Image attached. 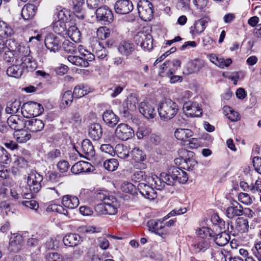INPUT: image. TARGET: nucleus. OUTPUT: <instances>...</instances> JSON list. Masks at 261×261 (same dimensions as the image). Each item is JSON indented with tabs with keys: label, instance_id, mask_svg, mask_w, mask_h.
<instances>
[{
	"label": "nucleus",
	"instance_id": "obj_28",
	"mask_svg": "<svg viewBox=\"0 0 261 261\" xmlns=\"http://www.w3.org/2000/svg\"><path fill=\"white\" fill-rule=\"evenodd\" d=\"M62 204L66 207L73 209L79 205V200L78 198L75 196L66 195L63 197Z\"/></svg>",
	"mask_w": 261,
	"mask_h": 261
},
{
	"label": "nucleus",
	"instance_id": "obj_32",
	"mask_svg": "<svg viewBox=\"0 0 261 261\" xmlns=\"http://www.w3.org/2000/svg\"><path fill=\"white\" fill-rule=\"evenodd\" d=\"M14 136L16 141L19 143H24L31 138V134L23 128L15 131Z\"/></svg>",
	"mask_w": 261,
	"mask_h": 261
},
{
	"label": "nucleus",
	"instance_id": "obj_62",
	"mask_svg": "<svg viewBox=\"0 0 261 261\" xmlns=\"http://www.w3.org/2000/svg\"><path fill=\"white\" fill-rule=\"evenodd\" d=\"M239 201L246 205L250 204L252 203L251 197L246 193H240L238 196Z\"/></svg>",
	"mask_w": 261,
	"mask_h": 261
},
{
	"label": "nucleus",
	"instance_id": "obj_11",
	"mask_svg": "<svg viewBox=\"0 0 261 261\" xmlns=\"http://www.w3.org/2000/svg\"><path fill=\"white\" fill-rule=\"evenodd\" d=\"M7 123L10 128L16 131L27 127V120L23 115H12L8 118Z\"/></svg>",
	"mask_w": 261,
	"mask_h": 261
},
{
	"label": "nucleus",
	"instance_id": "obj_19",
	"mask_svg": "<svg viewBox=\"0 0 261 261\" xmlns=\"http://www.w3.org/2000/svg\"><path fill=\"white\" fill-rule=\"evenodd\" d=\"M39 3L36 2L35 4H27L22 9L21 15L24 20L32 19L35 15L37 10Z\"/></svg>",
	"mask_w": 261,
	"mask_h": 261
},
{
	"label": "nucleus",
	"instance_id": "obj_47",
	"mask_svg": "<svg viewBox=\"0 0 261 261\" xmlns=\"http://www.w3.org/2000/svg\"><path fill=\"white\" fill-rule=\"evenodd\" d=\"M130 178L134 182H140L146 180L147 175L144 171L135 170L131 175Z\"/></svg>",
	"mask_w": 261,
	"mask_h": 261
},
{
	"label": "nucleus",
	"instance_id": "obj_40",
	"mask_svg": "<svg viewBox=\"0 0 261 261\" xmlns=\"http://www.w3.org/2000/svg\"><path fill=\"white\" fill-rule=\"evenodd\" d=\"M21 106V101L19 100H14L9 102L5 109L6 113L9 114L16 113Z\"/></svg>",
	"mask_w": 261,
	"mask_h": 261
},
{
	"label": "nucleus",
	"instance_id": "obj_27",
	"mask_svg": "<svg viewBox=\"0 0 261 261\" xmlns=\"http://www.w3.org/2000/svg\"><path fill=\"white\" fill-rule=\"evenodd\" d=\"M214 236L212 240L219 246H224L227 244L230 239L229 234L226 233V230H224L218 234L215 232Z\"/></svg>",
	"mask_w": 261,
	"mask_h": 261
},
{
	"label": "nucleus",
	"instance_id": "obj_6",
	"mask_svg": "<svg viewBox=\"0 0 261 261\" xmlns=\"http://www.w3.org/2000/svg\"><path fill=\"white\" fill-rule=\"evenodd\" d=\"M95 14L97 21L104 24H110L114 19L113 12L107 6L98 8Z\"/></svg>",
	"mask_w": 261,
	"mask_h": 261
},
{
	"label": "nucleus",
	"instance_id": "obj_46",
	"mask_svg": "<svg viewBox=\"0 0 261 261\" xmlns=\"http://www.w3.org/2000/svg\"><path fill=\"white\" fill-rule=\"evenodd\" d=\"M11 155L3 147L0 146V162L8 164L11 162Z\"/></svg>",
	"mask_w": 261,
	"mask_h": 261
},
{
	"label": "nucleus",
	"instance_id": "obj_44",
	"mask_svg": "<svg viewBox=\"0 0 261 261\" xmlns=\"http://www.w3.org/2000/svg\"><path fill=\"white\" fill-rule=\"evenodd\" d=\"M103 165L104 168L107 170L114 171L117 169L119 163L117 159L113 158L106 160Z\"/></svg>",
	"mask_w": 261,
	"mask_h": 261
},
{
	"label": "nucleus",
	"instance_id": "obj_29",
	"mask_svg": "<svg viewBox=\"0 0 261 261\" xmlns=\"http://www.w3.org/2000/svg\"><path fill=\"white\" fill-rule=\"evenodd\" d=\"M193 135V132L188 128H177L174 132L175 138L181 141L187 142Z\"/></svg>",
	"mask_w": 261,
	"mask_h": 261
},
{
	"label": "nucleus",
	"instance_id": "obj_59",
	"mask_svg": "<svg viewBox=\"0 0 261 261\" xmlns=\"http://www.w3.org/2000/svg\"><path fill=\"white\" fill-rule=\"evenodd\" d=\"M46 261H65L64 256L57 252L48 253L46 255Z\"/></svg>",
	"mask_w": 261,
	"mask_h": 261
},
{
	"label": "nucleus",
	"instance_id": "obj_20",
	"mask_svg": "<svg viewBox=\"0 0 261 261\" xmlns=\"http://www.w3.org/2000/svg\"><path fill=\"white\" fill-rule=\"evenodd\" d=\"M64 245L68 247H75L83 242V238L77 233L66 234L63 239Z\"/></svg>",
	"mask_w": 261,
	"mask_h": 261
},
{
	"label": "nucleus",
	"instance_id": "obj_33",
	"mask_svg": "<svg viewBox=\"0 0 261 261\" xmlns=\"http://www.w3.org/2000/svg\"><path fill=\"white\" fill-rule=\"evenodd\" d=\"M236 206H231L227 207L226 214L228 218L232 219L236 216H240L243 215V210L241 205L239 204Z\"/></svg>",
	"mask_w": 261,
	"mask_h": 261
},
{
	"label": "nucleus",
	"instance_id": "obj_17",
	"mask_svg": "<svg viewBox=\"0 0 261 261\" xmlns=\"http://www.w3.org/2000/svg\"><path fill=\"white\" fill-rule=\"evenodd\" d=\"M139 109L140 113L147 119H152L156 115V111L154 106L145 101L140 102Z\"/></svg>",
	"mask_w": 261,
	"mask_h": 261
},
{
	"label": "nucleus",
	"instance_id": "obj_1",
	"mask_svg": "<svg viewBox=\"0 0 261 261\" xmlns=\"http://www.w3.org/2000/svg\"><path fill=\"white\" fill-rule=\"evenodd\" d=\"M158 110L160 118L162 120L168 121L177 114L179 107L171 99H165L160 103Z\"/></svg>",
	"mask_w": 261,
	"mask_h": 261
},
{
	"label": "nucleus",
	"instance_id": "obj_13",
	"mask_svg": "<svg viewBox=\"0 0 261 261\" xmlns=\"http://www.w3.org/2000/svg\"><path fill=\"white\" fill-rule=\"evenodd\" d=\"M115 12L119 14H126L134 9L132 2L130 0H118L114 5Z\"/></svg>",
	"mask_w": 261,
	"mask_h": 261
},
{
	"label": "nucleus",
	"instance_id": "obj_16",
	"mask_svg": "<svg viewBox=\"0 0 261 261\" xmlns=\"http://www.w3.org/2000/svg\"><path fill=\"white\" fill-rule=\"evenodd\" d=\"M180 173H184L182 169L178 167H173L168 171V173H162L161 176L165 178L166 181L168 182V186H173Z\"/></svg>",
	"mask_w": 261,
	"mask_h": 261
},
{
	"label": "nucleus",
	"instance_id": "obj_53",
	"mask_svg": "<svg viewBox=\"0 0 261 261\" xmlns=\"http://www.w3.org/2000/svg\"><path fill=\"white\" fill-rule=\"evenodd\" d=\"M28 248L30 252L34 250L39 251L40 249L41 245L39 244V240L36 238H29L27 241Z\"/></svg>",
	"mask_w": 261,
	"mask_h": 261
},
{
	"label": "nucleus",
	"instance_id": "obj_25",
	"mask_svg": "<svg viewBox=\"0 0 261 261\" xmlns=\"http://www.w3.org/2000/svg\"><path fill=\"white\" fill-rule=\"evenodd\" d=\"M21 62L20 65L23 69L24 72H33L37 68V64L32 56L25 57L24 59L20 60Z\"/></svg>",
	"mask_w": 261,
	"mask_h": 261
},
{
	"label": "nucleus",
	"instance_id": "obj_35",
	"mask_svg": "<svg viewBox=\"0 0 261 261\" xmlns=\"http://www.w3.org/2000/svg\"><path fill=\"white\" fill-rule=\"evenodd\" d=\"M53 30L57 34L64 36L67 33V27L65 21L58 20L53 24Z\"/></svg>",
	"mask_w": 261,
	"mask_h": 261
},
{
	"label": "nucleus",
	"instance_id": "obj_41",
	"mask_svg": "<svg viewBox=\"0 0 261 261\" xmlns=\"http://www.w3.org/2000/svg\"><path fill=\"white\" fill-rule=\"evenodd\" d=\"M74 95L71 90L65 91L62 97L61 105L64 106V108L69 106L73 101ZM61 107H62L61 105Z\"/></svg>",
	"mask_w": 261,
	"mask_h": 261
},
{
	"label": "nucleus",
	"instance_id": "obj_21",
	"mask_svg": "<svg viewBox=\"0 0 261 261\" xmlns=\"http://www.w3.org/2000/svg\"><path fill=\"white\" fill-rule=\"evenodd\" d=\"M88 135L94 141L99 140L102 136L103 130L100 124L94 123L88 127Z\"/></svg>",
	"mask_w": 261,
	"mask_h": 261
},
{
	"label": "nucleus",
	"instance_id": "obj_26",
	"mask_svg": "<svg viewBox=\"0 0 261 261\" xmlns=\"http://www.w3.org/2000/svg\"><path fill=\"white\" fill-rule=\"evenodd\" d=\"M118 203L112 202L110 205L97 204L96 208L102 214L115 215L117 213Z\"/></svg>",
	"mask_w": 261,
	"mask_h": 261
},
{
	"label": "nucleus",
	"instance_id": "obj_63",
	"mask_svg": "<svg viewBox=\"0 0 261 261\" xmlns=\"http://www.w3.org/2000/svg\"><path fill=\"white\" fill-rule=\"evenodd\" d=\"M62 177L61 174L56 171H50L47 173L48 180L52 182L56 183L60 181Z\"/></svg>",
	"mask_w": 261,
	"mask_h": 261
},
{
	"label": "nucleus",
	"instance_id": "obj_58",
	"mask_svg": "<svg viewBox=\"0 0 261 261\" xmlns=\"http://www.w3.org/2000/svg\"><path fill=\"white\" fill-rule=\"evenodd\" d=\"M4 51V59L6 62L13 63L14 60H15V62L18 61L16 57V51L6 49Z\"/></svg>",
	"mask_w": 261,
	"mask_h": 261
},
{
	"label": "nucleus",
	"instance_id": "obj_57",
	"mask_svg": "<svg viewBox=\"0 0 261 261\" xmlns=\"http://www.w3.org/2000/svg\"><path fill=\"white\" fill-rule=\"evenodd\" d=\"M214 233L215 232L208 227H203L199 230V234L202 239L204 238H206L207 237H210V239H213Z\"/></svg>",
	"mask_w": 261,
	"mask_h": 261
},
{
	"label": "nucleus",
	"instance_id": "obj_43",
	"mask_svg": "<svg viewBox=\"0 0 261 261\" xmlns=\"http://www.w3.org/2000/svg\"><path fill=\"white\" fill-rule=\"evenodd\" d=\"M61 156V151L60 149L54 148L46 154H45L44 158L46 162L52 163L56 159L59 158Z\"/></svg>",
	"mask_w": 261,
	"mask_h": 261
},
{
	"label": "nucleus",
	"instance_id": "obj_39",
	"mask_svg": "<svg viewBox=\"0 0 261 261\" xmlns=\"http://www.w3.org/2000/svg\"><path fill=\"white\" fill-rule=\"evenodd\" d=\"M132 159L136 162H142L146 159V155L145 152L138 147H135L130 152Z\"/></svg>",
	"mask_w": 261,
	"mask_h": 261
},
{
	"label": "nucleus",
	"instance_id": "obj_15",
	"mask_svg": "<svg viewBox=\"0 0 261 261\" xmlns=\"http://www.w3.org/2000/svg\"><path fill=\"white\" fill-rule=\"evenodd\" d=\"M81 156L86 158H92L95 155V150L93 145L88 139L83 141L80 151L77 150Z\"/></svg>",
	"mask_w": 261,
	"mask_h": 261
},
{
	"label": "nucleus",
	"instance_id": "obj_24",
	"mask_svg": "<svg viewBox=\"0 0 261 261\" xmlns=\"http://www.w3.org/2000/svg\"><path fill=\"white\" fill-rule=\"evenodd\" d=\"M102 119L105 123L110 127H114L119 121V117L112 110H107L102 115Z\"/></svg>",
	"mask_w": 261,
	"mask_h": 261
},
{
	"label": "nucleus",
	"instance_id": "obj_42",
	"mask_svg": "<svg viewBox=\"0 0 261 261\" xmlns=\"http://www.w3.org/2000/svg\"><path fill=\"white\" fill-rule=\"evenodd\" d=\"M113 32L107 27H100L97 31V36L101 40H105L113 35Z\"/></svg>",
	"mask_w": 261,
	"mask_h": 261
},
{
	"label": "nucleus",
	"instance_id": "obj_38",
	"mask_svg": "<svg viewBox=\"0 0 261 261\" xmlns=\"http://www.w3.org/2000/svg\"><path fill=\"white\" fill-rule=\"evenodd\" d=\"M67 35L69 38L74 42L81 41V34L75 25H72L67 30Z\"/></svg>",
	"mask_w": 261,
	"mask_h": 261
},
{
	"label": "nucleus",
	"instance_id": "obj_61",
	"mask_svg": "<svg viewBox=\"0 0 261 261\" xmlns=\"http://www.w3.org/2000/svg\"><path fill=\"white\" fill-rule=\"evenodd\" d=\"M47 210H50L53 212H56L66 216L68 215L67 210L64 208L62 205L59 204H51L48 206Z\"/></svg>",
	"mask_w": 261,
	"mask_h": 261
},
{
	"label": "nucleus",
	"instance_id": "obj_10",
	"mask_svg": "<svg viewBox=\"0 0 261 261\" xmlns=\"http://www.w3.org/2000/svg\"><path fill=\"white\" fill-rule=\"evenodd\" d=\"M211 19L208 17H204L194 22L193 25L190 28V33L192 36H196L202 33L207 27Z\"/></svg>",
	"mask_w": 261,
	"mask_h": 261
},
{
	"label": "nucleus",
	"instance_id": "obj_4",
	"mask_svg": "<svg viewBox=\"0 0 261 261\" xmlns=\"http://www.w3.org/2000/svg\"><path fill=\"white\" fill-rule=\"evenodd\" d=\"M178 153L181 157L180 168L188 171L193 170L197 165V162L193 158L194 152L181 149L179 150Z\"/></svg>",
	"mask_w": 261,
	"mask_h": 261
},
{
	"label": "nucleus",
	"instance_id": "obj_14",
	"mask_svg": "<svg viewBox=\"0 0 261 261\" xmlns=\"http://www.w3.org/2000/svg\"><path fill=\"white\" fill-rule=\"evenodd\" d=\"M138 192L143 197L148 199L153 200L156 197V193L153 188L145 183L138 184L137 193Z\"/></svg>",
	"mask_w": 261,
	"mask_h": 261
},
{
	"label": "nucleus",
	"instance_id": "obj_31",
	"mask_svg": "<svg viewBox=\"0 0 261 261\" xmlns=\"http://www.w3.org/2000/svg\"><path fill=\"white\" fill-rule=\"evenodd\" d=\"M192 247L193 251L197 253L200 252H204L210 248V245L207 240L200 239L198 241L194 242L192 245Z\"/></svg>",
	"mask_w": 261,
	"mask_h": 261
},
{
	"label": "nucleus",
	"instance_id": "obj_37",
	"mask_svg": "<svg viewBox=\"0 0 261 261\" xmlns=\"http://www.w3.org/2000/svg\"><path fill=\"white\" fill-rule=\"evenodd\" d=\"M14 34L12 27L3 21H0V37L7 38Z\"/></svg>",
	"mask_w": 261,
	"mask_h": 261
},
{
	"label": "nucleus",
	"instance_id": "obj_60",
	"mask_svg": "<svg viewBox=\"0 0 261 261\" xmlns=\"http://www.w3.org/2000/svg\"><path fill=\"white\" fill-rule=\"evenodd\" d=\"M153 181L154 182L156 188L158 190H162L165 186V185H168V182L166 181L165 177H163L161 176V177L155 176L152 178Z\"/></svg>",
	"mask_w": 261,
	"mask_h": 261
},
{
	"label": "nucleus",
	"instance_id": "obj_56",
	"mask_svg": "<svg viewBox=\"0 0 261 261\" xmlns=\"http://www.w3.org/2000/svg\"><path fill=\"white\" fill-rule=\"evenodd\" d=\"M15 156L16 158L15 161H14V163L15 165H16L19 168H25L28 167V159H25L24 157L22 156H21L18 153H17V155H15Z\"/></svg>",
	"mask_w": 261,
	"mask_h": 261
},
{
	"label": "nucleus",
	"instance_id": "obj_48",
	"mask_svg": "<svg viewBox=\"0 0 261 261\" xmlns=\"http://www.w3.org/2000/svg\"><path fill=\"white\" fill-rule=\"evenodd\" d=\"M168 63L169 68L168 70V72H166V74L169 76L174 73L177 69L180 66L181 62L178 59H174L171 61H168Z\"/></svg>",
	"mask_w": 261,
	"mask_h": 261
},
{
	"label": "nucleus",
	"instance_id": "obj_52",
	"mask_svg": "<svg viewBox=\"0 0 261 261\" xmlns=\"http://www.w3.org/2000/svg\"><path fill=\"white\" fill-rule=\"evenodd\" d=\"M121 190L123 192L129 193L133 195H137V188L132 183H124L121 186Z\"/></svg>",
	"mask_w": 261,
	"mask_h": 261
},
{
	"label": "nucleus",
	"instance_id": "obj_7",
	"mask_svg": "<svg viewBox=\"0 0 261 261\" xmlns=\"http://www.w3.org/2000/svg\"><path fill=\"white\" fill-rule=\"evenodd\" d=\"M115 134L117 138L122 141H126L134 136V131L132 127L123 123L117 126Z\"/></svg>",
	"mask_w": 261,
	"mask_h": 261
},
{
	"label": "nucleus",
	"instance_id": "obj_50",
	"mask_svg": "<svg viewBox=\"0 0 261 261\" xmlns=\"http://www.w3.org/2000/svg\"><path fill=\"white\" fill-rule=\"evenodd\" d=\"M68 61L72 64L75 66L86 67V63L83 62V58L80 56H68L67 57Z\"/></svg>",
	"mask_w": 261,
	"mask_h": 261
},
{
	"label": "nucleus",
	"instance_id": "obj_49",
	"mask_svg": "<svg viewBox=\"0 0 261 261\" xmlns=\"http://www.w3.org/2000/svg\"><path fill=\"white\" fill-rule=\"evenodd\" d=\"M137 103V100L136 97L130 95L126 98L122 103L126 107V108L133 111L136 109Z\"/></svg>",
	"mask_w": 261,
	"mask_h": 261
},
{
	"label": "nucleus",
	"instance_id": "obj_22",
	"mask_svg": "<svg viewBox=\"0 0 261 261\" xmlns=\"http://www.w3.org/2000/svg\"><path fill=\"white\" fill-rule=\"evenodd\" d=\"M204 66V62L199 59H195L189 62L185 67V72L187 74H192L198 72Z\"/></svg>",
	"mask_w": 261,
	"mask_h": 261
},
{
	"label": "nucleus",
	"instance_id": "obj_55",
	"mask_svg": "<svg viewBox=\"0 0 261 261\" xmlns=\"http://www.w3.org/2000/svg\"><path fill=\"white\" fill-rule=\"evenodd\" d=\"M62 47L67 53L73 54L76 51L75 43L70 42L68 40H64L62 43Z\"/></svg>",
	"mask_w": 261,
	"mask_h": 261
},
{
	"label": "nucleus",
	"instance_id": "obj_36",
	"mask_svg": "<svg viewBox=\"0 0 261 261\" xmlns=\"http://www.w3.org/2000/svg\"><path fill=\"white\" fill-rule=\"evenodd\" d=\"M249 228L247 219L238 218L236 221V230L238 232L244 233L248 231Z\"/></svg>",
	"mask_w": 261,
	"mask_h": 261
},
{
	"label": "nucleus",
	"instance_id": "obj_45",
	"mask_svg": "<svg viewBox=\"0 0 261 261\" xmlns=\"http://www.w3.org/2000/svg\"><path fill=\"white\" fill-rule=\"evenodd\" d=\"M30 49L28 47L18 45V48L16 51V57L18 60L19 59L21 60V59H24L25 57L31 56L30 55Z\"/></svg>",
	"mask_w": 261,
	"mask_h": 261
},
{
	"label": "nucleus",
	"instance_id": "obj_30",
	"mask_svg": "<svg viewBox=\"0 0 261 261\" xmlns=\"http://www.w3.org/2000/svg\"><path fill=\"white\" fill-rule=\"evenodd\" d=\"M90 164L87 162L80 161L72 166L71 171L74 174L89 171Z\"/></svg>",
	"mask_w": 261,
	"mask_h": 261
},
{
	"label": "nucleus",
	"instance_id": "obj_51",
	"mask_svg": "<svg viewBox=\"0 0 261 261\" xmlns=\"http://www.w3.org/2000/svg\"><path fill=\"white\" fill-rule=\"evenodd\" d=\"M88 93L87 89L82 85H77L72 92L74 98H79L86 95Z\"/></svg>",
	"mask_w": 261,
	"mask_h": 261
},
{
	"label": "nucleus",
	"instance_id": "obj_2",
	"mask_svg": "<svg viewBox=\"0 0 261 261\" xmlns=\"http://www.w3.org/2000/svg\"><path fill=\"white\" fill-rule=\"evenodd\" d=\"M186 208L179 209L178 210H174L165 217H164V220L162 221L160 220H158L156 221L154 220L149 221L148 222V226L150 229H152V231L163 237V235L165 234L163 230V229L165 227V222L164 221L172 216H175L176 215L184 214L186 212Z\"/></svg>",
	"mask_w": 261,
	"mask_h": 261
},
{
	"label": "nucleus",
	"instance_id": "obj_34",
	"mask_svg": "<svg viewBox=\"0 0 261 261\" xmlns=\"http://www.w3.org/2000/svg\"><path fill=\"white\" fill-rule=\"evenodd\" d=\"M25 72L20 65L11 66L7 70L8 75L15 78L20 77Z\"/></svg>",
	"mask_w": 261,
	"mask_h": 261
},
{
	"label": "nucleus",
	"instance_id": "obj_23",
	"mask_svg": "<svg viewBox=\"0 0 261 261\" xmlns=\"http://www.w3.org/2000/svg\"><path fill=\"white\" fill-rule=\"evenodd\" d=\"M44 127V123L41 119L33 117L31 119L27 120V128L32 132H40Z\"/></svg>",
	"mask_w": 261,
	"mask_h": 261
},
{
	"label": "nucleus",
	"instance_id": "obj_3",
	"mask_svg": "<svg viewBox=\"0 0 261 261\" xmlns=\"http://www.w3.org/2000/svg\"><path fill=\"white\" fill-rule=\"evenodd\" d=\"M21 111L25 118H29L40 115L44 111V109L40 103L30 101L23 104Z\"/></svg>",
	"mask_w": 261,
	"mask_h": 261
},
{
	"label": "nucleus",
	"instance_id": "obj_64",
	"mask_svg": "<svg viewBox=\"0 0 261 261\" xmlns=\"http://www.w3.org/2000/svg\"><path fill=\"white\" fill-rule=\"evenodd\" d=\"M251 193L258 195L261 193V179H258L254 184L251 185Z\"/></svg>",
	"mask_w": 261,
	"mask_h": 261
},
{
	"label": "nucleus",
	"instance_id": "obj_8",
	"mask_svg": "<svg viewBox=\"0 0 261 261\" xmlns=\"http://www.w3.org/2000/svg\"><path fill=\"white\" fill-rule=\"evenodd\" d=\"M134 40L137 45L145 50H150L153 48V39L150 34L139 32L135 35Z\"/></svg>",
	"mask_w": 261,
	"mask_h": 261
},
{
	"label": "nucleus",
	"instance_id": "obj_5",
	"mask_svg": "<svg viewBox=\"0 0 261 261\" xmlns=\"http://www.w3.org/2000/svg\"><path fill=\"white\" fill-rule=\"evenodd\" d=\"M43 177L36 171H32L28 174L27 184L30 192L38 193L41 189Z\"/></svg>",
	"mask_w": 261,
	"mask_h": 261
},
{
	"label": "nucleus",
	"instance_id": "obj_54",
	"mask_svg": "<svg viewBox=\"0 0 261 261\" xmlns=\"http://www.w3.org/2000/svg\"><path fill=\"white\" fill-rule=\"evenodd\" d=\"M77 230L80 233H93L94 232H100V229L94 226L83 225L79 227Z\"/></svg>",
	"mask_w": 261,
	"mask_h": 261
},
{
	"label": "nucleus",
	"instance_id": "obj_18",
	"mask_svg": "<svg viewBox=\"0 0 261 261\" xmlns=\"http://www.w3.org/2000/svg\"><path fill=\"white\" fill-rule=\"evenodd\" d=\"M135 44L129 40H123L118 46V50L122 56L127 58L135 50Z\"/></svg>",
	"mask_w": 261,
	"mask_h": 261
},
{
	"label": "nucleus",
	"instance_id": "obj_9",
	"mask_svg": "<svg viewBox=\"0 0 261 261\" xmlns=\"http://www.w3.org/2000/svg\"><path fill=\"white\" fill-rule=\"evenodd\" d=\"M137 9L140 17L144 21H150L153 18V5L150 2H145L143 6H141L138 3L137 5Z\"/></svg>",
	"mask_w": 261,
	"mask_h": 261
},
{
	"label": "nucleus",
	"instance_id": "obj_12",
	"mask_svg": "<svg viewBox=\"0 0 261 261\" xmlns=\"http://www.w3.org/2000/svg\"><path fill=\"white\" fill-rule=\"evenodd\" d=\"M44 43L46 47L51 52L56 53L61 47V41L60 38L54 34H48L45 37Z\"/></svg>",
	"mask_w": 261,
	"mask_h": 261
}]
</instances>
